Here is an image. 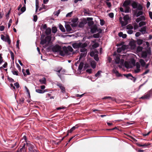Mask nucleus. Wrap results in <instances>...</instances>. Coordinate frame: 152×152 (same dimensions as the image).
Wrapping results in <instances>:
<instances>
[{
	"label": "nucleus",
	"mask_w": 152,
	"mask_h": 152,
	"mask_svg": "<svg viewBox=\"0 0 152 152\" xmlns=\"http://www.w3.org/2000/svg\"><path fill=\"white\" fill-rule=\"evenodd\" d=\"M57 31V28L55 27H53L52 28V32L53 33H55Z\"/></svg>",
	"instance_id": "nucleus-40"
},
{
	"label": "nucleus",
	"mask_w": 152,
	"mask_h": 152,
	"mask_svg": "<svg viewBox=\"0 0 152 152\" xmlns=\"http://www.w3.org/2000/svg\"><path fill=\"white\" fill-rule=\"evenodd\" d=\"M57 85L59 87L60 89H61V91L63 93H64L65 92V89L62 85L60 83H57Z\"/></svg>",
	"instance_id": "nucleus-10"
},
{
	"label": "nucleus",
	"mask_w": 152,
	"mask_h": 152,
	"mask_svg": "<svg viewBox=\"0 0 152 152\" xmlns=\"http://www.w3.org/2000/svg\"><path fill=\"white\" fill-rule=\"evenodd\" d=\"M150 92H151V91H149L147 94L141 97V98L142 99H149L151 96H152Z\"/></svg>",
	"instance_id": "nucleus-9"
},
{
	"label": "nucleus",
	"mask_w": 152,
	"mask_h": 152,
	"mask_svg": "<svg viewBox=\"0 0 152 152\" xmlns=\"http://www.w3.org/2000/svg\"><path fill=\"white\" fill-rule=\"evenodd\" d=\"M25 89H26L27 92L29 96L30 97V92H29L28 89L27 88L26 86H25Z\"/></svg>",
	"instance_id": "nucleus-50"
},
{
	"label": "nucleus",
	"mask_w": 152,
	"mask_h": 152,
	"mask_svg": "<svg viewBox=\"0 0 152 152\" xmlns=\"http://www.w3.org/2000/svg\"><path fill=\"white\" fill-rule=\"evenodd\" d=\"M84 26V24L83 22H81L80 23L79 25V26L80 27H82Z\"/></svg>",
	"instance_id": "nucleus-62"
},
{
	"label": "nucleus",
	"mask_w": 152,
	"mask_h": 152,
	"mask_svg": "<svg viewBox=\"0 0 152 152\" xmlns=\"http://www.w3.org/2000/svg\"><path fill=\"white\" fill-rule=\"evenodd\" d=\"M59 28L60 30L63 32H65V29L63 26L61 25H60L59 26Z\"/></svg>",
	"instance_id": "nucleus-34"
},
{
	"label": "nucleus",
	"mask_w": 152,
	"mask_h": 152,
	"mask_svg": "<svg viewBox=\"0 0 152 152\" xmlns=\"http://www.w3.org/2000/svg\"><path fill=\"white\" fill-rule=\"evenodd\" d=\"M65 28L66 31L70 33H72L73 31L71 26L68 25H67L65 26Z\"/></svg>",
	"instance_id": "nucleus-13"
},
{
	"label": "nucleus",
	"mask_w": 152,
	"mask_h": 152,
	"mask_svg": "<svg viewBox=\"0 0 152 152\" xmlns=\"http://www.w3.org/2000/svg\"><path fill=\"white\" fill-rule=\"evenodd\" d=\"M78 126H77V125L75 126H73L69 130H68V132L70 133H72L74 130L76 128H77Z\"/></svg>",
	"instance_id": "nucleus-22"
},
{
	"label": "nucleus",
	"mask_w": 152,
	"mask_h": 152,
	"mask_svg": "<svg viewBox=\"0 0 152 152\" xmlns=\"http://www.w3.org/2000/svg\"><path fill=\"white\" fill-rule=\"evenodd\" d=\"M145 18L144 16L142 15L140 16L139 18H137L136 19V22L137 23H139L142 20H145Z\"/></svg>",
	"instance_id": "nucleus-11"
},
{
	"label": "nucleus",
	"mask_w": 152,
	"mask_h": 152,
	"mask_svg": "<svg viewBox=\"0 0 152 152\" xmlns=\"http://www.w3.org/2000/svg\"><path fill=\"white\" fill-rule=\"evenodd\" d=\"M99 37V34L98 33L94 34L93 35V37L95 38H98Z\"/></svg>",
	"instance_id": "nucleus-43"
},
{
	"label": "nucleus",
	"mask_w": 152,
	"mask_h": 152,
	"mask_svg": "<svg viewBox=\"0 0 152 152\" xmlns=\"http://www.w3.org/2000/svg\"><path fill=\"white\" fill-rule=\"evenodd\" d=\"M96 62L95 61H91V66L94 69L96 67Z\"/></svg>",
	"instance_id": "nucleus-17"
},
{
	"label": "nucleus",
	"mask_w": 152,
	"mask_h": 152,
	"mask_svg": "<svg viewBox=\"0 0 152 152\" xmlns=\"http://www.w3.org/2000/svg\"><path fill=\"white\" fill-rule=\"evenodd\" d=\"M72 12H69L66 14V17H71V16L72 15Z\"/></svg>",
	"instance_id": "nucleus-57"
},
{
	"label": "nucleus",
	"mask_w": 152,
	"mask_h": 152,
	"mask_svg": "<svg viewBox=\"0 0 152 152\" xmlns=\"http://www.w3.org/2000/svg\"><path fill=\"white\" fill-rule=\"evenodd\" d=\"M120 10L121 11L124 12L125 13H128L129 12V9H126V10H124L123 8L121 7L120 8Z\"/></svg>",
	"instance_id": "nucleus-28"
},
{
	"label": "nucleus",
	"mask_w": 152,
	"mask_h": 152,
	"mask_svg": "<svg viewBox=\"0 0 152 152\" xmlns=\"http://www.w3.org/2000/svg\"><path fill=\"white\" fill-rule=\"evenodd\" d=\"M114 59L116 64H119L120 62V55L119 54H116L115 53L114 54Z\"/></svg>",
	"instance_id": "nucleus-5"
},
{
	"label": "nucleus",
	"mask_w": 152,
	"mask_h": 152,
	"mask_svg": "<svg viewBox=\"0 0 152 152\" xmlns=\"http://www.w3.org/2000/svg\"><path fill=\"white\" fill-rule=\"evenodd\" d=\"M107 5L108 7L109 8H110L111 6V3L109 2H106Z\"/></svg>",
	"instance_id": "nucleus-53"
},
{
	"label": "nucleus",
	"mask_w": 152,
	"mask_h": 152,
	"mask_svg": "<svg viewBox=\"0 0 152 152\" xmlns=\"http://www.w3.org/2000/svg\"><path fill=\"white\" fill-rule=\"evenodd\" d=\"M46 91L45 90L42 91L40 89H36V91L37 93L39 94H43L45 93Z\"/></svg>",
	"instance_id": "nucleus-21"
},
{
	"label": "nucleus",
	"mask_w": 152,
	"mask_h": 152,
	"mask_svg": "<svg viewBox=\"0 0 152 152\" xmlns=\"http://www.w3.org/2000/svg\"><path fill=\"white\" fill-rule=\"evenodd\" d=\"M130 3V0H126L123 4V6L126 8V9H129L128 6Z\"/></svg>",
	"instance_id": "nucleus-8"
},
{
	"label": "nucleus",
	"mask_w": 152,
	"mask_h": 152,
	"mask_svg": "<svg viewBox=\"0 0 152 152\" xmlns=\"http://www.w3.org/2000/svg\"><path fill=\"white\" fill-rule=\"evenodd\" d=\"M64 50L69 55L70 53V52H71L73 51V49L71 46H68L67 48H64Z\"/></svg>",
	"instance_id": "nucleus-6"
},
{
	"label": "nucleus",
	"mask_w": 152,
	"mask_h": 152,
	"mask_svg": "<svg viewBox=\"0 0 152 152\" xmlns=\"http://www.w3.org/2000/svg\"><path fill=\"white\" fill-rule=\"evenodd\" d=\"M99 46V44L97 43H95L92 45V47L94 48H96Z\"/></svg>",
	"instance_id": "nucleus-47"
},
{
	"label": "nucleus",
	"mask_w": 152,
	"mask_h": 152,
	"mask_svg": "<svg viewBox=\"0 0 152 152\" xmlns=\"http://www.w3.org/2000/svg\"><path fill=\"white\" fill-rule=\"evenodd\" d=\"M150 144H148V145L146 143H145L143 144H137V145L139 147H145L149 145Z\"/></svg>",
	"instance_id": "nucleus-32"
},
{
	"label": "nucleus",
	"mask_w": 152,
	"mask_h": 152,
	"mask_svg": "<svg viewBox=\"0 0 152 152\" xmlns=\"http://www.w3.org/2000/svg\"><path fill=\"white\" fill-rule=\"evenodd\" d=\"M85 47H80V48H81L80 49V51L83 53H87V50L85 48Z\"/></svg>",
	"instance_id": "nucleus-20"
},
{
	"label": "nucleus",
	"mask_w": 152,
	"mask_h": 152,
	"mask_svg": "<svg viewBox=\"0 0 152 152\" xmlns=\"http://www.w3.org/2000/svg\"><path fill=\"white\" fill-rule=\"evenodd\" d=\"M54 50L55 52H58L60 50V48L58 46H56L54 47Z\"/></svg>",
	"instance_id": "nucleus-24"
},
{
	"label": "nucleus",
	"mask_w": 152,
	"mask_h": 152,
	"mask_svg": "<svg viewBox=\"0 0 152 152\" xmlns=\"http://www.w3.org/2000/svg\"><path fill=\"white\" fill-rule=\"evenodd\" d=\"M143 49V48L142 47H140V46H138L137 47V51L138 52H140L142 51Z\"/></svg>",
	"instance_id": "nucleus-42"
},
{
	"label": "nucleus",
	"mask_w": 152,
	"mask_h": 152,
	"mask_svg": "<svg viewBox=\"0 0 152 152\" xmlns=\"http://www.w3.org/2000/svg\"><path fill=\"white\" fill-rule=\"evenodd\" d=\"M16 66L17 68H18L19 70L20 71H21V67L19 65V64H18V63H16Z\"/></svg>",
	"instance_id": "nucleus-61"
},
{
	"label": "nucleus",
	"mask_w": 152,
	"mask_h": 152,
	"mask_svg": "<svg viewBox=\"0 0 152 152\" xmlns=\"http://www.w3.org/2000/svg\"><path fill=\"white\" fill-rule=\"evenodd\" d=\"M37 15H35L34 16V18H33L34 21V22H36L37 21Z\"/></svg>",
	"instance_id": "nucleus-63"
},
{
	"label": "nucleus",
	"mask_w": 152,
	"mask_h": 152,
	"mask_svg": "<svg viewBox=\"0 0 152 152\" xmlns=\"http://www.w3.org/2000/svg\"><path fill=\"white\" fill-rule=\"evenodd\" d=\"M26 5H25L24 4L23 6L20 9V11L22 12V13H23L26 11Z\"/></svg>",
	"instance_id": "nucleus-35"
},
{
	"label": "nucleus",
	"mask_w": 152,
	"mask_h": 152,
	"mask_svg": "<svg viewBox=\"0 0 152 152\" xmlns=\"http://www.w3.org/2000/svg\"><path fill=\"white\" fill-rule=\"evenodd\" d=\"M142 57L143 58H146L147 56V53L145 52H143L142 54Z\"/></svg>",
	"instance_id": "nucleus-33"
},
{
	"label": "nucleus",
	"mask_w": 152,
	"mask_h": 152,
	"mask_svg": "<svg viewBox=\"0 0 152 152\" xmlns=\"http://www.w3.org/2000/svg\"><path fill=\"white\" fill-rule=\"evenodd\" d=\"M138 44L140 45L142 44L143 42V40L141 39H138L137 41Z\"/></svg>",
	"instance_id": "nucleus-41"
},
{
	"label": "nucleus",
	"mask_w": 152,
	"mask_h": 152,
	"mask_svg": "<svg viewBox=\"0 0 152 152\" xmlns=\"http://www.w3.org/2000/svg\"><path fill=\"white\" fill-rule=\"evenodd\" d=\"M47 7V6H46L45 5L42 4L41 6V9H46Z\"/></svg>",
	"instance_id": "nucleus-54"
},
{
	"label": "nucleus",
	"mask_w": 152,
	"mask_h": 152,
	"mask_svg": "<svg viewBox=\"0 0 152 152\" xmlns=\"http://www.w3.org/2000/svg\"><path fill=\"white\" fill-rule=\"evenodd\" d=\"M124 75L127 78H130V77H133L132 75L130 74H129L127 75ZM130 79L131 78H130Z\"/></svg>",
	"instance_id": "nucleus-48"
},
{
	"label": "nucleus",
	"mask_w": 152,
	"mask_h": 152,
	"mask_svg": "<svg viewBox=\"0 0 152 152\" xmlns=\"http://www.w3.org/2000/svg\"><path fill=\"white\" fill-rule=\"evenodd\" d=\"M72 46L74 48L76 49L80 48L81 47H86L87 45L85 43L79 42L74 43L72 44Z\"/></svg>",
	"instance_id": "nucleus-2"
},
{
	"label": "nucleus",
	"mask_w": 152,
	"mask_h": 152,
	"mask_svg": "<svg viewBox=\"0 0 152 152\" xmlns=\"http://www.w3.org/2000/svg\"><path fill=\"white\" fill-rule=\"evenodd\" d=\"M142 14V12L141 11L138 12L136 14V16L138 17Z\"/></svg>",
	"instance_id": "nucleus-45"
},
{
	"label": "nucleus",
	"mask_w": 152,
	"mask_h": 152,
	"mask_svg": "<svg viewBox=\"0 0 152 152\" xmlns=\"http://www.w3.org/2000/svg\"><path fill=\"white\" fill-rule=\"evenodd\" d=\"M4 26H3L0 25V31H3L4 29Z\"/></svg>",
	"instance_id": "nucleus-52"
},
{
	"label": "nucleus",
	"mask_w": 152,
	"mask_h": 152,
	"mask_svg": "<svg viewBox=\"0 0 152 152\" xmlns=\"http://www.w3.org/2000/svg\"><path fill=\"white\" fill-rule=\"evenodd\" d=\"M113 72L114 73H115L116 76L118 77H120L121 75V74L119 73L115 69H113Z\"/></svg>",
	"instance_id": "nucleus-18"
},
{
	"label": "nucleus",
	"mask_w": 152,
	"mask_h": 152,
	"mask_svg": "<svg viewBox=\"0 0 152 152\" xmlns=\"http://www.w3.org/2000/svg\"><path fill=\"white\" fill-rule=\"evenodd\" d=\"M51 29L50 28H48L46 29L45 33L47 35H49L51 33Z\"/></svg>",
	"instance_id": "nucleus-25"
},
{
	"label": "nucleus",
	"mask_w": 152,
	"mask_h": 152,
	"mask_svg": "<svg viewBox=\"0 0 152 152\" xmlns=\"http://www.w3.org/2000/svg\"><path fill=\"white\" fill-rule=\"evenodd\" d=\"M39 81L41 84H45L46 82V79L45 77H44L40 79Z\"/></svg>",
	"instance_id": "nucleus-16"
},
{
	"label": "nucleus",
	"mask_w": 152,
	"mask_h": 152,
	"mask_svg": "<svg viewBox=\"0 0 152 152\" xmlns=\"http://www.w3.org/2000/svg\"><path fill=\"white\" fill-rule=\"evenodd\" d=\"M126 28L128 30L132 29L133 28V27L131 24L128 25L126 26Z\"/></svg>",
	"instance_id": "nucleus-37"
},
{
	"label": "nucleus",
	"mask_w": 152,
	"mask_h": 152,
	"mask_svg": "<svg viewBox=\"0 0 152 152\" xmlns=\"http://www.w3.org/2000/svg\"><path fill=\"white\" fill-rule=\"evenodd\" d=\"M62 67H58L55 69V71L59 73L60 72Z\"/></svg>",
	"instance_id": "nucleus-30"
},
{
	"label": "nucleus",
	"mask_w": 152,
	"mask_h": 152,
	"mask_svg": "<svg viewBox=\"0 0 152 152\" xmlns=\"http://www.w3.org/2000/svg\"><path fill=\"white\" fill-rule=\"evenodd\" d=\"M12 72L14 75H18V72L17 71H12Z\"/></svg>",
	"instance_id": "nucleus-49"
},
{
	"label": "nucleus",
	"mask_w": 152,
	"mask_h": 152,
	"mask_svg": "<svg viewBox=\"0 0 152 152\" xmlns=\"http://www.w3.org/2000/svg\"><path fill=\"white\" fill-rule=\"evenodd\" d=\"M102 72V71H98L97 73L95 75V76L96 77H97L98 76H99L101 73V72Z\"/></svg>",
	"instance_id": "nucleus-46"
},
{
	"label": "nucleus",
	"mask_w": 152,
	"mask_h": 152,
	"mask_svg": "<svg viewBox=\"0 0 152 152\" xmlns=\"http://www.w3.org/2000/svg\"><path fill=\"white\" fill-rule=\"evenodd\" d=\"M129 44L131 46V48L132 49H134L135 48V45L134 44V43H132L131 42H130Z\"/></svg>",
	"instance_id": "nucleus-39"
},
{
	"label": "nucleus",
	"mask_w": 152,
	"mask_h": 152,
	"mask_svg": "<svg viewBox=\"0 0 152 152\" xmlns=\"http://www.w3.org/2000/svg\"><path fill=\"white\" fill-rule=\"evenodd\" d=\"M119 20L122 26L127 25L130 20L129 16L128 15H126L124 16L123 20L121 18H120Z\"/></svg>",
	"instance_id": "nucleus-1"
},
{
	"label": "nucleus",
	"mask_w": 152,
	"mask_h": 152,
	"mask_svg": "<svg viewBox=\"0 0 152 152\" xmlns=\"http://www.w3.org/2000/svg\"><path fill=\"white\" fill-rule=\"evenodd\" d=\"M137 4L135 2H134L132 4V7L134 8H137Z\"/></svg>",
	"instance_id": "nucleus-38"
},
{
	"label": "nucleus",
	"mask_w": 152,
	"mask_h": 152,
	"mask_svg": "<svg viewBox=\"0 0 152 152\" xmlns=\"http://www.w3.org/2000/svg\"><path fill=\"white\" fill-rule=\"evenodd\" d=\"M146 24V22L144 21H141L139 24L140 27H141Z\"/></svg>",
	"instance_id": "nucleus-36"
},
{
	"label": "nucleus",
	"mask_w": 152,
	"mask_h": 152,
	"mask_svg": "<svg viewBox=\"0 0 152 152\" xmlns=\"http://www.w3.org/2000/svg\"><path fill=\"white\" fill-rule=\"evenodd\" d=\"M10 56L12 59V60H14V57L13 53L11 51H10Z\"/></svg>",
	"instance_id": "nucleus-44"
},
{
	"label": "nucleus",
	"mask_w": 152,
	"mask_h": 152,
	"mask_svg": "<svg viewBox=\"0 0 152 152\" xmlns=\"http://www.w3.org/2000/svg\"><path fill=\"white\" fill-rule=\"evenodd\" d=\"M60 55L62 56H64L65 55H68V54H67L66 53L64 50V48L63 49V50H61L60 51Z\"/></svg>",
	"instance_id": "nucleus-23"
},
{
	"label": "nucleus",
	"mask_w": 152,
	"mask_h": 152,
	"mask_svg": "<svg viewBox=\"0 0 152 152\" xmlns=\"http://www.w3.org/2000/svg\"><path fill=\"white\" fill-rule=\"evenodd\" d=\"M8 37V36L5 37L4 35H2L1 36V39L3 41L5 42L6 41V40Z\"/></svg>",
	"instance_id": "nucleus-26"
},
{
	"label": "nucleus",
	"mask_w": 152,
	"mask_h": 152,
	"mask_svg": "<svg viewBox=\"0 0 152 152\" xmlns=\"http://www.w3.org/2000/svg\"><path fill=\"white\" fill-rule=\"evenodd\" d=\"M140 31L142 33V34H144L146 33V27L144 26L141 28Z\"/></svg>",
	"instance_id": "nucleus-15"
},
{
	"label": "nucleus",
	"mask_w": 152,
	"mask_h": 152,
	"mask_svg": "<svg viewBox=\"0 0 152 152\" xmlns=\"http://www.w3.org/2000/svg\"><path fill=\"white\" fill-rule=\"evenodd\" d=\"M109 16L110 17V18H113L114 17V14L113 13L111 12L110 13L108 14Z\"/></svg>",
	"instance_id": "nucleus-56"
},
{
	"label": "nucleus",
	"mask_w": 152,
	"mask_h": 152,
	"mask_svg": "<svg viewBox=\"0 0 152 152\" xmlns=\"http://www.w3.org/2000/svg\"><path fill=\"white\" fill-rule=\"evenodd\" d=\"M127 32L129 34H132L133 32V31L132 29H130L128 30L127 31Z\"/></svg>",
	"instance_id": "nucleus-58"
},
{
	"label": "nucleus",
	"mask_w": 152,
	"mask_h": 152,
	"mask_svg": "<svg viewBox=\"0 0 152 152\" xmlns=\"http://www.w3.org/2000/svg\"><path fill=\"white\" fill-rule=\"evenodd\" d=\"M86 54L87 53H81L80 54V56L79 58V60H81L82 58L85 57L86 56Z\"/></svg>",
	"instance_id": "nucleus-29"
},
{
	"label": "nucleus",
	"mask_w": 152,
	"mask_h": 152,
	"mask_svg": "<svg viewBox=\"0 0 152 152\" xmlns=\"http://www.w3.org/2000/svg\"><path fill=\"white\" fill-rule=\"evenodd\" d=\"M6 42H7L9 44H10L11 42L9 37H8L7 39L6 40Z\"/></svg>",
	"instance_id": "nucleus-60"
},
{
	"label": "nucleus",
	"mask_w": 152,
	"mask_h": 152,
	"mask_svg": "<svg viewBox=\"0 0 152 152\" xmlns=\"http://www.w3.org/2000/svg\"><path fill=\"white\" fill-rule=\"evenodd\" d=\"M118 36L120 37H122L123 38H125L127 36L126 34H123L122 32H121L119 33Z\"/></svg>",
	"instance_id": "nucleus-19"
},
{
	"label": "nucleus",
	"mask_w": 152,
	"mask_h": 152,
	"mask_svg": "<svg viewBox=\"0 0 152 152\" xmlns=\"http://www.w3.org/2000/svg\"><path fill=\"white\" fill-rule=\"evenodd\" d=\"M83 62L80 63L78 67V69L79 71L81 70L83 67Z\"/></svg>",
	"instance_id": "nucleus-31"
},
{
	"label": "nucleus",
	"mask_w": 152,
	"mask_h": 152,
	"mask_svg": "<svg viewBox=\"0 0 152 152\" xmlns=\"http://www.w3.org/2000/svg\"><path fill=\"white\" fill-rule=\"evenodd\" d=\"M14 86L16 87V88H18L19 87V85L18 83L16 82L14 83Z\"/></svg>",
	"instance_id": "nucleus-59"
},
{
	"label": "nucleus",
	"mask_w": 152,
	"mask_h": 152,
	"mask_svg": "<svg viewBox=\"0 0 152 152\" xmlns=\"http://www.w3.org/2000/svg\"><path fill=\"white\" fill-rule=\"evenodd\" d=\"M139 62L142 66H145V63L143 60L142 59H140V60Z\"/></svg>",
	"instance_id": "nucleus-27"
},
{
	"label": "nucleus",
	"mask_w": 152,
	"mask_h": 152,
	"mask_svg": "<svg viewBox=\"0 0 152 152\" xmlns=\"http://www.w3.org/2000/svg\"><path fill=\"white\" fill-rule=\"evenodd\" d=\"M136 69L134 70V72L135 73H138L140 72V65L139 62H137L136 64Z\"/></svg>",
	"instance_id": "nucleus-7"
},
{
	"label": "nucleus",
	"mask_w": 152,
	"mask_h": 152,
	"mask_svg": "<svg viewBox=\"0 0 152 152\" xmlns=\"http://www.w3.org/2000/svg\"><path fill=\"white\" fill-rule=\"evenodd\" d=\"M51 39L50 37L48 36L46 37L45 39H42L40 43L42 45L44 44H48L49 43Z\"/></svg>",
	"instance_id": "nucleus-4"
},
{
	"label": "nucleus",
	"mask_w": 152,
	"mask_h": 152,
	"mask_svg": "<svg viewBox=\"0 0 152 152\" xmlns=\"http://www.w3.org/2000/svg\"><path fill=\"white\" fill-rule=\"evenodd\" d=\"M149 14L150 18L152 20V12L151 11L149 12Z\"/></svg>",
	"instance_id": "nucleus-64"
},
{
	"label": "nucleus",
	"mask_w": 152,
	"mask_h": 152,
	"mask_svg": "<svg viewBox=\"0 0 152 152\" xmlns=\"http://www.w3.org/2000/svg\"><path fill=\"white\" fill-rule=\"evenodd\" d=\"M60 13V10H58L54 14L55 15L57 16H58V15Z\"/></svg>",
	"instance_id": "nucleus-51"
},
{
	"label": "nucleus",
	"mask_w": 152,
	"mask_h": 152,
	"mask_svg": "<svg viewBox=\"0 0 152 152\" xmlns=\"http://www.w3.org/2000/svg\"><path fill=\"white\" fill-rule=\"evenodd\" d=\"M125 49V46L124 45L121 46V47L118 48L117 50L118 53H120L123 52Z\"/></svg>",
	"instance_id": "nucleus-12"
},
{
	"label": "nucleus",
	"mask_w": 152,
	"mask_h": 152,
	"mask_svg": "<svg viewBox=\"0 0 152 152\" xmlns=\"http://www.w3.org/2000/svg\"><path fill=\"white\" fill-rule=\"evenodd\" d=\"M97 31V28L96 26H94L91 28V32L93 33H96Z\"/></svg>",
	"instance_id": "nucleus-14"
},
{
	"label": "nucleus",
	"mask_w": 152,
	"mask_h": 152,
	"mask_svg": "<svg viewBox=\"0 0 152 152\" xmlns=\"http://www.w3.org/2000/svg\"><path fill=\"white\" fill-rule=\"evenodd\" d=\"M103 99H110V100H112V97L110 96H105L103 98Z\"/></svg>",
	"instance_id": "nucleus-55"
},
{
	"label": "nucleus",
	"mask_w": 152,
	"mask_h": 152,
	"mask_svg": "<svg viewBox=\"0 0 152 152\" xmlns=\"http://www.w3.org/2000/svg\"><path fill=\"white\" fill-rule=\"evenodd\" d=\"M27 146L28 150V152H35V145L34 144L31 143H26Z\"/></svg>",
	"instance_id": "nucleus-3"
}]
</instances>
